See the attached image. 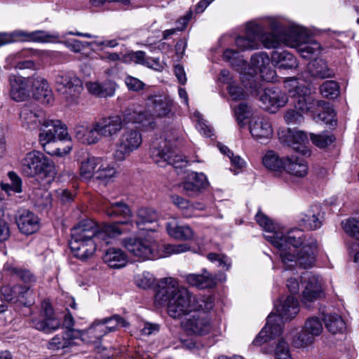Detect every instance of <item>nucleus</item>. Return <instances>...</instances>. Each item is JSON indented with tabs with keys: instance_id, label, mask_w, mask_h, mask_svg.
<instances>
[{
	"instance_id": "nucleus-4",
	"label": "nucleus",
	"mask_w": 359,
	"mask_h": 359,
	"mask_svg": "<svg viewBox=\"0 0 359 359\" xmlns=\"http://www.w3.org/2000/svg\"><path fill=\"white\" fill-rule=\"evenodd\" d=\"M20 170L26 177H39L44 185L50 184L56 174L53 161L38 150H32L25 155L20 162Z\"/></svg>"
},
{
	"instance_id": "nucleus-53",
	"label": "nucleus",
	"mask_w": 359,
	"mask_h": 359,
	"mask_svg": "<svg viewBox=\"0 0 359 359\" xmlns=\"http://www.w3.org/2000/svg\"><path fill=\"white\" fill-rule=\"evenodd\" d=\"M341 227L346 234L359 241V217L343 220Z\"/></svg>"
},
{
	"instance_id": "nucleus-23",
	"label": "nucleus",
	"mask_w": 359,
	"mask_h": 359,
	"mask_svg": "<svg viewBox=\"0 0 359 359\" xmlns=\"http://www.w3.org/2000/svg\"><path fill=\"white\" fill-rule=\"evenodd\" d=\"M43 318L32 320L33 326L38 330L45 333H51L61 326L60 320L56 318L53 308L47 303L43 306Z\"/></svg>"
},
{
	"instance_id": "nucleus-28",
	"label": "nucleus",
	"mask_w": 359,
	"mask_h": 359,
	"mask_svg": "<svg viewBox=\"0 0 359 359\" xmlns=\"http://www.w3.org/2000/svg\"><path fill=\"white\" fill-rule=\"evenodd\" d=\"M45 118L43 112L34 106H24L20 111V119L22 126L27 130H34L41 125Z\"/></svg>"
},
{
	"instance_id": "nucleus-35",
	"label": "nucleus",
	"mask_w": 359,
	"mask_h": 359,
	"mask_svg": "<svg viewBox=\"0 0 359 359\" xmlns=\"http://www.w3.org/2000/svg\"><path fill=\"white\" fill-rule=\"evenodd\" d=\"M294 27L301 29L302 32H305L306 37L304 41H301L297 46L292 48H298L299 52L301 53L302 57L310 59L312 56H315L319 54L320 51V45L312 39L309 32L304 27L294 25Z\"/></svg>"
},
{
	"instance_id": "nucleus-16",
	"label": "nucleus",
	"mask_w": 359,
	"mask_h": 359,
	"mask_svg": "<svg viewBox=\"0 0 359 359\" xmlns=\"http://www.w3.org/2000/svg\"><path fill=\"white\" fill-rule=\"evenodd\" d=\"M123 116L125 122L137 124L144 130L152 129L154 126V115L140 106H134L126 109Z\"/></svg>"
},
{
	"instance_id": "nucleus-38",
	"label": "nucleus",
	"mask_w": 359,
	"mask_h": 359,
	"mask_svg": "<svg viewBox=\"0 0 359 359\" xmlns=\"http://www.w3.org/2000/svg\"><path fill=\"white\" fill-rule=\"evenodd\" d=\"M286 142L296 151L303 154H306L308 151L306 144L309 143V139L303 131L289 129Z\"/></svg>"
},
{
	"instance_id": "nucleus-19",
	"label": "nucleus",
	"mask_w": 359,
	"mask_h": 359,
	"mask_svg": "<svg viewBox=\"0 0 359 359\" xmlns=\"http://www.w3.org/2000/svg\"><path fill=\"white\" fill-rule=\"evenodd\" d=\"M187 248H131L130 254L136 261L165 258L185 252Z\"/></svg>"
},
{
	"instance_id": "nucleus-54",
	"label": "nucleus",
	"mask_w": 359,
	"mask_h": 359,
	"mask_svg": "<svg viewBox=\"0 0 359 359\" xmlns=\"http://www.w3.org/2000/svg\"><path fill=\"white\" fill-rule=\"evenodd\" d=\"M108 333L116 331L118 327H126L128 323L120 316L114 315L101 319Z\"/></svg>"
},
{
	"instance_id": "nucleus-25",
	"label": "nucleus",
	"mask_w": 359,
	"mask_h": 359,
	"mask_svg": "<svg viewBox=\"0 0 359 359\" xmlns=\"http://www.w3.org/2000/svg\"><path fill=\"white\" fill-rule=\"evenodd\" d=\"M323 213L320 205H311L305 212L299 215L298 224L299 226L309 229L316 230L322 226Z\"/></svg>"
},
{
	"instance_id": "nucleus-21",
	"label": "nucleus",
	"mask_w": 359,
	"mask_h": 359,
	"mask_svg": "<svg viewBox=\"0 0 359 359\" xmlns=\"http://www.w3.org/2000/svg\"><path fill=\"white\" fill-rule=\"evenodd\" d=\"M323 330V324L318 318L312 317L309 318L305 322L303 330L294 341L296 346L302 347L311 344L314 338L319 336Z\"/></svg>"
},
{
	"instance_id": "nucleus-52",
	"label": "nucleus",
	"mask_w": 359,
	"mask_h": 359,
	"mask_svg": "<svg viewBox=\"0 0 359 359\" xmlns=\"http://www.w3.org/2000/svg\"><path fill=\"white\" fill-rule=\"evenodd\" d=\"M158 218V215L154 209L141 208L137 212L135 223L137 226H140V224L154 222L156 221Z\"/></svg>"
},
{
	"instance_id": "nucleus-50",
	"label": "nucleus",
	"mask_w": 359,
	"mask_h": 359,
	"mask_svg": "<svg viewBox=\"0 0 359 359\" xmlns=\"http://www.w3.org/2000/svg\"><path fill=\"white\" fill-rule=\"evenodd\" d=\"M156 237L154 236V232L150 231L144 236V238H140L136 236H130L123 240V245L125 247H151V245H156Z\"/></svg>"
},
{
	"instance_id": "nucleus-37",
	"label": "nucleus",
	"mask_w": 359,
	"mask_h": 359,
	"mask_svg": "<svg viewBox=\"0 0 359 359\" xmlns=\"http://www.w3.org/2000/svg\"><path fill=\"white\" fill-rule=\"evenodd\" d=\"M166 231L168 235L175 239L185 241L194 238L192 229L187 224H180L175 219L166 223Z\"/></svg>"
},
{
	"instance_id": "nucleus-39",
	"label": "nucleus",
	"mask_w": 359,
	"mask_h": 359,
	"mask_svg": "<svg viewBox=\"0 0 359 359\" xmlns=\"http://www.w3.org/2000/svg\"><path fill=\"white\" fill-rule=\"evenodd\" d=\"M103 260L109 267L119 269L126 264L128 256L121 248H107Z\"/></svg>"
},
{
	"instance_id": "nucleus-30",
	"label": "nucleus",
	"mask_w": 359,
	"mask_h": 359,
	"mask_svg": "<svg viewBox=\"0 0 359 359\" xmlns=\"http://www.w3.org/2000/svg\"><path fill=\"white\" fill-rule=\"evenodd\" d=\"M277 318L273 315H269L266 320V325L257 334L253 341L255 346H262L276 336L280 335L282 332V325L280 323H275Z\"/></svg>"
},
{
	"instance_id": "nucleus-10",
	"label": "nucleus",
	"mask_w": 359,
	"mask_h": 359,
	"mask_svg": "<svg viewBox=\"0 0 359 359\" xmlns=\"http://www.w3.org/2000/svg\"><path fill=\"white\" fill-rule=\"evenodd\" d=\"M284 264L292 266L299 264L303 268L311 267L316 262L312 248H276Z\"/></svg>"
},
{
	"instance_id": "nucleus-27",
	"label": "nucleus",
	"mask_w": 359,
	"mask_h": 359,
	"mask_svg": "<svg viewBox=\"0 0 359 359\" xmlns=\"http://www.w3.org/2000/svg\"><path fill=\"white\" fill-rule=\"evenodd\" d=\"M249 128L252 136L261 142L270 139L273 135L271 123L263 117L253 116L250 121Z\"/></svg>"
},
{
	"instance_id": "nucleus-15",
	"label": "nucleus",
	"mask_w": 359,
	"mask_h": 359,
	"mask_svg": "<svg viewBox=\"0 0 359 359\" xmlns=\"http://www.w3.org/2000/svg\"><path fill=\"white\" fill-rule=\"evenodd\" d=\"M123 116L119 115L105 116L95 121L102 138L114 139L123 128Z\"/></svg>"
},
{
	"instance_id": "nucleus-42",
	"label": "nucleus",
	"mask_w": 359,
	"mask_h": 359,
	"mask_svg": "<svg viewBox=\"0 0 359 359\" xmlns=\"http://www.w3.org/2000/svg\"><path fill=\"white\" fill-rule=\"evenodd\" d=\"M271 62L279 69H293L298 65L296 58L287 51H273L271 55Z\"/></svg>"
},
{
	"instance_id": "nucleus-20",
	"label": "nucleus",
	"mask_w": 359,
	"mask_h": 359,
	"mask_svg": "<svg viewBox=\"0 0 359 359\" xmlns=\"http://www.w3.org/2000/svg\"><path fill=\"white\" fill-rule=\"evenodd\" d=\"M262 107L271 113H275L285 106L288 98L285 93L278 88H267L264 89L259 97Z\"/></svg>"
},
{
	"instance_id": "nucleus-55",
	"label": "nucleus",
	"mask_w": 359,
	"mask_h": 359,
	"mask_svg": "<svg viewBox=\"0 0 359 359\" xmlns=\"http://www.w3.org/2000/svg\"><path fill=\"white\" fill-rule=\"evenodd\" d=\"M4 270L11 274L16 275L25 283H33L36 280L34 275L29 271L18 269L8 263L4 265Z\"/></svg>"
},
{
	"instance_id": "nucleus-24",
	"label": "nucleus",
	"mask_w": 359,
	"mask_h": 359,
	"mask_svg": "<svg viewBox=\"0 0 359 359\" xmlns=\"http://www.w3.org/2000/svg\"><path fill=\"white\" fill-rule=\"evenodd\" d=\"M74 137L84 145L95 144L101 140L95 121L90 125H76L74 128Z\"/></svg>"
},
{
	"instance_id": "nucleus-62",
	"label": "nucleus",
	"mask_w": 359,
	"mask_h": 359,
	"mask_svg": "<svg viewBox=\"0 0 359 359\" xmlns=\"http://www.w3.org/2000/svg\"><path fill=\"white\" fill-rule=\"evenodd\" d=\"M223 57L225 60L229 62L234 67L245 65V62L241 57L239 52L233 49H226L223 53Z\"/></svg>"
},
{
	"instance_id": "nucleus-31",
	"label": "nucleus",
	"mask_w": 359,
	"mask_h": 359,
	"mask_svg": "<svg viewBox=\"0 0 359 359\" xmlns=\"http://www.w3.org/2000/svg\"><path fill=\"white\" fill-rule=\"evenodd\" d=\"M255 220L263 229L264 238L272 244L276 236L280 233V230L283 226L274 222L260 210L256 214Z\"/></svg>"
},
{
	"instance_id": "nucleus-2",
	"label": "nucleus",
	"mask_w": 359,
	"mask_h": 359,
	"mask_svg": "<svg viewBox=\"0 0 359 359\" xmlns=\"http://www.w3.org/2000/svg\"><path fill=\"white\" fill-rule=\"evenodd\" d=\"M123 226L133 227V222L128 220L98 225L92 219H83L72 228V241L81 245L95 247L108 245L111 244L114 238L130 230Z\"/></svg>"
},
{
	"instance_id": "nucleus-32",
	"label": "nucleus",
	"mask_w": 359,
	"mask_h": 359,
	"mask_svg": "<svg viewBox=\"0 0 359 359\" xmlns=\"http://www.w3.org/2000/svg\"><path fill=\"white\" fill-rule=\"evenodd\" d=\"M276 308L278 316L274 315L277 318L275 323L282 325L283 319L290 320L296 316L299 312V302L296 297L288 296L284 301H281L276 305Z\"/></svg>"
},
{
	"instance_id": "nucleus-18",
	"label": "nucleus",
	"mask_w": 359,
	"mask_h": 359,
	"mask_svg": "<svg viewBox=\"0 0 359 359\" xmlns=\"http://www.w3.org/2000/svg\"><path fill=\"white\" fill-rule=\"evenodd\" d=\"M209 185L207 177L202 172H191L181 184L182 193L188 197L199 196Z\"/></svg>"
},
{
	"instance_id": "nucleus-6",
	"label": "nucleus",
	"mask_w": 359,
	"mask_h": 359,
	"mask_svg": "<svg viewBox=\"0 0 359 359\" xmlns=\"http://www.w3.org/2000/svg\"><path fill=\"white\" fill-rule=\"evenodd\" d=\"M294 108L302 114L311 111L314 114L317 112L315 107L319 109H326V112L318 113L317 118L326 123H330L332 126L335 122L333 118L335 116L334 111L329 107V103L322 100H314L311 96L307 95L306 92L300 93L292 97ZM336 123H334L335 124Z\"/></svg>"
},
{
	"instance_id": "nucleus-22",
	"label": "nucleus",
	"mask_w": 359,
	"mask_h": 359,
	"mask_svg": "<svg viewBox=\"0 0 359 359\" xmlns=\"http://www.w3.org/2000/svg\"><path fill=\"white\" fill-rule=\"evenodd\" d=\"M251 65L254 72H259L263 80L267 82L276 81V73L270 66V58L264 52L256 53L251 57Z\"/></svg>"
},
{
	"instance_id": "nucleus-47",
	"label": "nucleus",
	"mask_w": 359,
	"mask_h": 359,
	"mask_svg": "<svg viewBox=\"0 0 359 359\" xmlns=\"http://www.w3.org/2000/svg\"><path fill=\"white\" fill-rule=\"evenodd\" d=\"M263 165L269 170L282 172L285 166V158H280L273 151H268L262 158Z\"/></svg>"
},
{
	"instance_id": "nucleus-17",
	"label": "nucleus",
	"mask_w": 359,
	"mask_h": 359,
	"mask_svg": "<svg viewBox=\"0 0 359 359\" xmlns=\"http://www.w3.org/2000/svg\"><path fill=\"white\" fill-rule=\"evenodd\" d=\"M260 25L253 22L247 23L244 36H238L235 44L241 50H252L260 47Z\"/></svg>"
},
{
	"instance_id": "nucleus-5",
	"label": "nucleus",
	"mask_w": 359,
	"mask_h": 359,
	"mask_svg": "<svg viewBox=\"0 0 359 359\" xmlns=\"http://www.w3.org/2000/svg\"><path fill=\"white\" fill-rule=\"evenodd\" d=\"M280 231L271 244L274 247H317L319 245L311 234L299 228L287 229L283 226Z\"/></svg>"
},
{
	"instance_id": "nucleus-61",
	"label": "nucleus",
	"mask_w": 359,
	"mask_h": 359,
	"mask_svg": "<svg viewBox=\"0 0 359 359\" xmlns=\"http://www.w3.org/2000/svg\"><path fill=\"white\" fill-rule=\"evenodd\" d=\"M275 359H294L290 353L287 341L281 339L278 340L274 350Z\"/></svg>"
},
{
	"instance_id": "nucleus-7",
	"label": "nucleus",
	"mask_w": 359,
	"mask_h": 359,
	"mask_svg": "<svg viewBox=\"0 0 359 359\" xmlns=\"http://www.w3.org/2000/svg\"><path fill=\"white\" fill-rule=\"evenodd\" d=\"M41 126L39 142L44 150L48 144L55 142L57 140L60 141L72 140L66 125L60 120L45 118Z\"/></svg>"
},
{
	"instance_id": "nucleus-26",
	"label": "nucleus",
	"mask_w": 359,
	"mask_h": 359,
	"mask_svg": "<svg viewBox=\"0 0 359 359\" xmlns=\"http://www.w3.org/2000/svg\"><path fill=\"white\" fill-rule=\"evenodd\" d=\"M146 105L156 116L165 117L171 112L172 101L165 95L152 94L147 97Z\"/></svg>"
},
{
	"instance_id": "nucleus-1",
	"label": "nucleus",
	"mask_w": 359,
	"mask_h": 359,
	"mask_svg": "<svg viewBox=\"0 0 359 359\" xmlns=\"http://www.w3.org/2000/svg\"><path fill=\"white\" fill-rule=\"evenodd\" d=\"M155 297L160 304H166L168 313L171 318L177 319L188 316L181 323L188 335L201 337L212 332L213 326L210 319L200 311H209L213 309L212 297H197L186 287L180 286L177 280L167 277L161 280Z\"/></svg>"
},
{
	"instance_id": "nucleus-59",
	"label": "nucleus",
	"mask_w": 359,
	"mask_h": 359,
	"mask_svg": "<svg viewBox=\"0 0 359 359\" xmlns=\"http://www.w3.org/2000/svg\"><path fill=\"white\" fill-rule=\"evenodd\" d=\"M192 119L197 122L196 128L198 131L205 137H212L213 135V130L211 126L207 124L206 121L203 120L202 115L198 111H195L192 116Z\"/></svg>"
},
{
	"instance_id": "nucleus-58",
	"label": "nucleus",
	"mask_w": 359,
	"mask_h": 359,
	"mask_svg": "<svg viewBox=\"0 0 359 359\" xmlns=\"http://www.w3.org/2000/svg\"><path fill=\"white\" fill-rule=\"evenodd\" d=\"M285 88L287 90L292 97H296L300 93L307 92V89L294 77L285 79Z\"/></svg>"
},
{
	"instance_id": "nucleus-34",
	"label": "nucleus",
	"mask_w": 359,
	"mask_h": 359,
	"mask_svg": "<svg viewBox=\"0 0 359 359\" xmlns=\"http://www.w3.org/2000/svg\"><path fill=\"white\" fill-rule=\"evenodd\" d=\"M308 164L303 157L291 156L285 158L283 171L296 177H304L308 173Z\"/></svg>"
},
{
	"instance_id": "nucleus-44",
	"label": "nucleus",
	"mask_w": 359,
	"mask_h": 359,
	"mask_svg": "<svg viewBox=\"0 0 359 359\" xmlns=\"http://www.w3.org/2000/svg\"><path fill=\"white\" fill-rule=\"evenodd\" d=\"M107 334L108 332L105 330L102 320H96L88 329L81 333V337L83 341L93 343L95 340L101 339Z\"/></svg>"
},
{
	"instance_id": "nucleus-40",
	"label": "nucleus",
	"mask_w": 359,
	"mask_h": 359,
	"mask_svg": "<svg viewBox=\"0 0 359 359\" xmlns=\"http://www.w3.org/2000/svg\"><path fill=\"white\" fill-rule=\"evenodd\" d=\"M101 157H96L91 155L83 158L80 161L79 173L80 177L84 180H89L93 176L95 177L97 168Z\"/></svg>"
},
{
	"instance_id": "nucleus-46",
	"label": "nucleus",
	"mask_w": 359,
	"mask_h": 359,
	"mask_svg": "<svg viewBox=\"0 0 359 359\" xmlns=\"http://www.w3.org/2000/svg\"><path fill=\"white\" fill-rule=\"evenodd\" d=\"M187 280L189 285L200 289L212 287L216 285L215 277L206 271L202 274H189Z\"/></svg>"
},
{
	"instance_id": "nucleus-56",
	"label": "nucleus",
	"mask_w": 359,
	"mask_h": 359,
	"mask_svg": "<svg viewBox=\"0 0 359 359\" xmlns=\"http://www.w3.org/2000/svg\"><path fill=\"white\" fill-rule=\"evenodd\" d=\"M320 92L323 97L333 99L339 95V87L336 81L329 80L323 82L320 86Z\"/></svg>"
},
{
	"instance_id": "nucleus-57",
	"label": "nucleus",
	"mask_w": 359,
	"mask_h": 359,
	"mask_svg": "<svg viewBox=\"0 0 359 359\" xmlns=\"http://www.w3.org/2000/svg\"><path fill=\"white\" fill-rule=\"evenodd\" d=\"M171 200L173 204L181 210L184 217L189 218L193 217V211H190L191 203L189 200L178 195H172Z\"/></svg>"
},
{
	"instance_id": "nucleus-41",
	"label": "nucleus",
	"mask_w": 359,
	"mask_h": 359,
	"mask_svg": "<svg viewBox=\"0 0 359 359\" xmlns=\"http://www.w3.org/2000/svg\"><path fill=\"white\" fill-rule=\"evenodd\" d=\"M102 209L106 215L110 217L130 218L132 216L130 208L123 201L104 203Z\"/></svg>"
},
{
	"instance_id": "nucleus-48",
	"label": "nucleus",
	"mask_w": 359,
	"mask_h": 359,
	"mask_svg": "<svg viewBox=\"0 0 359 359\" xmlns=\"http://www.w3.org/2000/svg\"><path fill=\"white\" fill-rule=\"evenodd\" d=\"M117 171L114 165L106 159L100 158L95 178L107 183L111 179L115 177Z\"/></svg>"
},
{
	"instance_id": "nucleus-14",
	"label": "nucleus",
	"mask_w": 359,
	"mask_h": 359,
	"mask_svg": "<svg viewBox=\"0 0 359 359\" xmlns=\"http://www.w3.org/2000/svg\"><path fill=\"white\" fill-rule=\"evenodd\" d=\"M9 95L16 102H23L30 97L32 77L11 74L8 77Z\"/></svg>"
},
{
	"instance_id": "nucleus-33",
	"label": "nucleus",
	"mask_w": 359,
	"mask_h": 359,
	"mask_svg": "<svg viewBox=\"0 0 359 359\" xmlns=\"http://www.w3.org/2000/svg\"><path fill=\"white\" fill-rule=\"evenodd\" d=\"M19 230L24 234H32L39 229V219L28 210H22L16 217Z\"/></svg>"
},
{
	"instance_id": "nucleus-64",
	"label": "nucleus",
	"mask_w": 359,
	"mask_h": 359,
	"mask_svg": "<svg viewBox=\"0 0 359 359\" xmlns=\"http://www.w3.org/2000/svg\"><path fill=\"white\" fill-rule=\"evenodd\" d=\"M311 139L312 142L319 148H325L331 144L334 140L333 135L325 133L320 135L311 134Z\"/></svg>"
},
{
	"instance_id": "nucleus-29",
	"label": "nucleus",
	"mask_w": 359,
	"mask_h": 359,
	"mask_svg": "<svg viewBox=\"0 0 359 359\" xmlns=\"http://www.w3.org/2000/svg\"><path fill=\"white\" fill-rule=\"evenodd\" d=\"M34 97L45 104L53 102V91L47 81L40 76L32 77V90Z\"/></svg>"
},
{
	"instance_id": "nucleus-43",
	"label": "nucleus",
	"mask_w": 359,
	"mask_h": 359,
	"mask_svg": "<svg viewBox=\"0 0 359 359\" xmlns=\"http://www.w3.org/2000/svg\"><path fill=\"white\" fill-rule=\"evenodd\" d=\"M29 198L33 205L39 211L48 210L52 205L50 194L42 189L34 190L30 194Z\"/></svg>"
},
{
	"instance_id": "nucleus-12",
	"label": "nucleus",
	"mask_w": 359,
	"mask_h": 359,
	"mask_svg": "<svg viewBox=\"0 0 359 359\" xmlns=\"http://www.w3.org/2000/svg\"><path fill=\"white\" fill-rule=\"evenodd\" d=\"M1 298L6 302L20 303L25 307L34 303V292L29 287L16 285H5L1 289Z\"/></svg>"
},
{
	"instance_id": "nucleus-51",
	"label": "nucleus",
	"mask_w": 359,
	"mask_h": 359,
	"mask_svg": "<svg viewBox=\"0 0 359 359\" xmlns=\"http://www.w3.org/2000/svg\"><path fill=\"white\" fill-rule=\"evenodd\" d=\"M72 336L70 331H66L64 333L55 335L48 342V348L56 351L69 347L72 344Z\"/></svg>"
},
{
	"instance_id": "nucleus-36",
	"label": "nucleus",
	"mask_w": 359,
	"mask_h": 359,
	"mask_svg": "<svg viewBox=\"0 0 359 359\" xmlns=\"http://www.w3.org/2000/svg\"><path fill=\"white\" fill-rule=\"evenodd\" d=\"M15 34L22 35V41L38 43H56L59 42L60 39V36L57 33H50L44 30H36L29 32L21 30Z\"/></svg>"
},
{
	"instance_id": "nucleus-45",
	"label": "nucleus",
	"mask_w": 359,
	"mask_h": 359,
	"mask_svg": "<svg viewBox=\"0 0 359 359\" xmlns=\"http://www.w3.org/2000/svg\"><path fill=\"white\" fill-rule=\"evenodd\" d=\"M325 326L332 334H341L346 331V325L343 318L337 313L324 315Z\"/></svg>"
},
{
	"instance_id": "nucleus-11",
	"label": "nucleus",
	"mask_w": 359,
	"mask_h": 359,
	"mask_svg": "<svg viewBox=\"0 0 359 359\" xmlns=\"http://www.w3.org/2000/svg\"><path fill=\"white\" fill-rule=\"evenodd\" d=\"M57 90L69 103L78 100L83 89L81 81L72 73H60L55 79Z\"/></svg>"
},
{
	"instance_id": "nucleus-63",
	"label": "nucleus",
	"mask_w": 359,
	"mask_h": 359,
	"mask_svg": "<svg viewBox=\"0 0 359 359\" xmlns=\"http://www.w3.org/2000/svg\"><path fill=\"white\" fill-rule=\"evenodd\" d=\"M135 282L137 287L148 289L154 284V278L150 273L144 271L135 276Z\"/></svg>"
},
{
	"instance_id": "nucleus-60",
	"label": "nucleus",
	"mask_w": 359,
	"mask_h": 359,
	"mask_svg": "<svg viewBox=\"0 0 359 359\" xmlns=\"http://www.w3.org/2000/svg\"><path fill=\"white\" fill-rule=\"evenodd\" d=\"M233 110L238 125L243 126L245 124V121L251 115L250 107L242 102L238 107H233Z\"/></svg>"
},
{
	"instance_id": "nucleus-9",
	"label": "nucleus",
	"mask_w": 359,
	"mask_h": 359,
	"mask_svg": "<svg viewBox=\"0 0 359 359\" xmlns=\"http://www.w3.org/2000/svg\"><path fill=\"white\" fill-rule=\"evenodd\" d=\"M142 142V137L140 132L133 129L125 130L115 144L114 158L117 161H123L140 147Z\"/></svg>"
},
{
	"instance_id": "nucleus-3",
	"label": "nucleus",
	"mask_w": 359,
	"mask_h": 359,
	"mask_svg": "<svg viewBox=\"0 0 359 359\" xmlns=\"http://www.w3.org/2000/svg\"><path fill=\"white\" fill-rule=\"evenodd\" d=\"M269 25L271 33H264L263 28L260 26V46L262 44L266 48H275L281 43L293 47L304 41L306 37L305 32L294 27V24L286 27L278 19L271 18Z\"/></svg>"
},
{
	"instance_id": "nucleus-8",
	"label": "nucleus",
	"mask_w": 359,
	"mask_h": 359,
	"mask_svg": "<svg viewBox=\"0 0 359 359\" xmlns=\"http://www.w3.org/2000/svg\"><path fill=\"white\" fill-rule=\"evenodd\" d=\"M151 156L154 161L160 166L169 164L175 168H183L187 164L186 158L170 148L166 140L153 144L151 148Z\"/></svg>"
},
{
	"instance_id": "nucleus-49",
	"label": "nucleus",
	"mask_w": 359,
	"mask_h": 359,
	"mask_svg": "<svg viewBox=\"0 0 359 359\" xmlns=\"http://www.w3.org/2000/svg\"><path fill=\"white\" fill-rule=\"evenodd\" d=\"M309 71L313 76L326 78L332 76V72L329 69L327 63L323 59L317 58L309 63Z\"/></svg>"
},
{
	"instance_id": "nucleus-13",
	"label": "nucleus",
	"mask_w": 359,
	"mask_h": 359,
	"mask_svg": "<svg viewBox=\"0 0 359 359\" xmlns=\"http://www.w3.org/2000/svg\"><path fill=\"white\" fill-rule=\"evenodd\" d=\"M302 281L305 284L302 292V302L306 306L320 297L322 290L321 278L311 272L306 271L302 275Z\"/></svg>"
}]
</instances>
